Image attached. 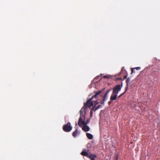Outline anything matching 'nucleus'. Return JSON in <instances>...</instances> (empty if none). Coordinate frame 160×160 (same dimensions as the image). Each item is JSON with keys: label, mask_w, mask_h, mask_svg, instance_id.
Returning <instances> with one entry per match:
<instances>
[{"label": "nucleus", "mask_w": 160, "mask_h": 160, "mask_svg": "<svg viewBox=\"0 0 160 160\" xmlns=\"http://www.w3.org/2000/svg\"><path fill=\"white\" fill-rule=\"evenodd\" d=\"M85 109L86 108L83 107L80 111V116L78 122V125L80 127L82 128L83 131L87 132L89 130L90 128L85 123V115L83 114V112H86Z\"/></svg>", "instance_id": "obj_1"}, {"label": "nucleus", "mask_w": 160, "mask_h": 160, "mask_svg": "<svg viewBox=\"0 0 160 160\" xmlns=\"http://www.w3.org/2000/svg\"><path fill=\"white\" fill-rule=\"evenodd\" d=\"M122 87V85L121 84L113 88L112 93L110 98V101L108 102L109 104H111L112 101L117 99L118 92L121 90Z\"/></svg>", "instance_id": "obj_2"}, {"label": "nucleus", "mask_w": 160, "mask_h": 160, "mask_svg": "<svg viewBox=\"0 0 160 160\" xmlns=\"http://www.w3.org/2000/svg\"><path fill=\"white\" fill-rule=\"evenodd\" d=\"M101 92V91H99L98 92L93 96L92 98L89 99L87 103L84 104V106L83 107H84L85 108H86L87 107H90L91 106H92L93 105V103L91 102L92 100L94 98H96L97 96L100 94Z\"/></svg>", "instance_id": "obj_3"}, {"label": "nucleus", "mask_w": 160, "mask_h": 160, "mask_svg": "<svg viewBox=\"0 0 160 160\" xmlns=\"http://www.w3.org/2000/svg\"><path fill=\"white\" fill-rule=\"evenodd\" d=\"M63 129L64 131L66 132H69L72 130V127L71 126L70 123L68 122L63 126Z\"/></svg>", "instance_id": "obj_4"}, {"label": "nucleus", "mask_w": 160, "mask_h": 160, "mask_svg": "<svg viewBox=\"0 0 160 160\" xmlns=\"http://www.w3.org/2000/svg\"><path fill=\"white\" fill-rule=\"evenodd\" d=\"M80 133V132L76 129V130L72 133V135L74 138H75L79 135Z\"/></svg>", "instance_id": "obj_5"}, {"label": "nucleus", "mask_w": 160, "mask_h": 160, "mask_svg": "<svg viewBox=\"0 0 160 160\" xmlns=\"http://www.w3.org/2000/svg\"><path fill=\"white\" fill-rule=\"evenodd\" d=\"M88 157L91 160H95L94 158H96V156L94 154L89 153Z\"/></svg>", "instance_id": "obj_6"}, {"label": "nucleus", "mask_w": 160, "mask_h": 160, "mask_svg": "<svg viewBox=\"0 0 160 160\" xmlns=\"http://www.w3.org/2000/svg\"><path fill=\"white\" fill-rule=\"evenodd\" d=\"M86 135L88 138L90 139H92L93 138V136L92 134L90 133H86Z\"/></svg>", "instance_id": "obj_7"}, {"label": "nucleus", "mask_w": 160, "mask_h": 160, "mask_svg": "<svg viewBox=\"0 0 160 160\" xmlns=\"http://www.w3.org/2000/svg\"><path fill=\"white\" fill-rule=\"evenodd\" d=\"M107 94H105L104 95L103 101H101V104H104V102L105 101H106L108 98L107 97Z\"/></svg>", "instance_id": "obj_8"}, {"label": "nucleus", "mask_w": 160, "mask_h": 160, "mask_svg": "<svg viewBox=\"0 0 160 160\" xmlns=\"http://www.w3.org/2000/svg\"><path fill=\"white\" fill-rule=\"evenodd\" d=\"M89 154V153H88L87 152H85V151H83L81 153V154L82 155L85 156H86L87 157L88 156V155Z\"/></svg>", "instance_id": "obj_9"}, {"label": "nucleus", "mask_w": 160, "mask_h": 160, "mask_svg": "<svg viewBox=\"0 0 160 160\" xmlns=\"http://www.w3.org/2000/svg\"><path fill=\"white\" fill-rule=\"evenodd\" d=\"M112 77V76L110 75H107L106 76H103V77L104 78H107L108 79L110 78H111V77Z\"/></svg>", "instance_id": "obj_10"}, {"label": "nucleus", "mask_w": 160, "mask_h": 160, "mask_svg": "<svg viewBox=\"0 0 160 160\" xmlns=\"http://www.w3.org/2000/svg\"><path fill=\"white\" fill-rule=\"evenodd\" d=\"M90 122L89 119H87L86 122H85V123H86V125H87V124H88Z\"/></svg>", "instance_id": "obj_11"}, {"label": "nucleus", "mask_w": 160, "mask_h": 160, "mask_svg": "<svg viewBox=\"0 0 160 160\" xmlns=\"http://www.w3.org/2000/svg\"><path fill=\"white\" fill-rule=\"evenodd\" d=\"M135 68V69H136L137 70H139L140 69V67H137L135 68Z\"/></svg>", "instance_id": "obj_12"}, {"label": "nucleus", "mask_w": 160, "mask_h": 160, "mask_svg": "<svg viewBox=\"0 0 160 160\" xmlns=\"http://www.w3.org/2000/svg\"><path fill=\"white\" fill-rule=\"evenodd\" d=\"M100 106V105H99L95 109H94V110L95 111H96V110H97L99 108V107Z\"/></svg>", "instance_id": "obj_13"}, {"label": "nucleus", "mask_w": 160, "mask_h": 160, "mask_svg": "<svg viewBox=\"0 0 160 160\" xmlns=\"http://www.w3.org/2000/svg\"><path fill=\"white\" fill-rule=\"evenodd\" d=\"M92 110H93V109H92L90 111V114H91V116H92V113H93L92 111Z\"/></svg>", "instance_id": "obj_14"}, {"label": "nucleus", "mask_w": 160, "mask_h": 160, "mask_svg": "<svg viewBox=\"0 0 160 160\" xmlns=\"http://www.w3.org/2000/svg\"><path fill=\"white\" fill-rule=\"evenodd\" d=\"M135 69V68H132V69H131V71H132V73H131L132 74L133 72V69Z\"/></svg>", "instance_id": "obj_15"}, {"label": "nucleus", "mask_w": 160, "mask_h": 160, "mask_svg": "<svg viewBox=\"0 0 160 160\" xmlns=\"http://www.w3.org/2000/svg\"><path fill=\"white\" fill-rule=\"evenodd\" d=\"M109 91H110V90H108V91H107L106 92V93L105 94H107V95H108V93H109Z\"/></svg>", "instance_id": "obj_16"}, {"label": "nucleus", "mask_w": 160, "mask_h": 160, "mask_svg": "<svg viewBox=\"0 0 160 160\" xmlns=\"http://www.w3.org/2000/svg\"><path fill=\"white\" fill-rule=\"evenodd\" d=\"M125 92H123V93H122V94H121L119 96V97H120L124 93H125Z\"/></svg>", "instance_id": "obj_17"}, {"label": "nucleus", "mask_w": 160, "mask_h": 160, "mask_svg": "<svg viewBox=\"0 0 160 160\" xmlns=\"http://www.w3.org/2000/svg\"><path fill=\"white\" fill-rule=\"evenodd\" d=\"M95 103H96V104H97V103H98V102H95Z\"/></svg>", "instance_id": "obj_18"}, {"label": "nucleus", "mask_w": 160, "mask_h": 160, "mask_svg": "<svg viewBox=\"0 0 160 160\" xmlns=\"http://www.w3.org/2000/svg\"><path fill=\"white\" fill-rule=\"evenodd\" d=\"M99 77V76H98V77H96V78H98V77Z\"/></svg>", "instance_id": "obj_19"}, {"label": "nucleus", "mask_w": 160, "mask_h": 160, "mask_svg": "<svg viewBox=\"0 0 160 160\" xmlns=\"http://www.w3.org/2000/svg\"><path fill=\"white\" fill-rule=\"evenodd\" d=\"M118 160V158H116V160Z\"/></svg>", "instance_id": "obj_20"}, {"label": "nucleus", "mask_w": 160, "mask_h": 160, "mask_svg": "<svg viewBox=\"0 0 160 160\" xmlns=\"http://www.w3.org/2000/svg\"><path fill=\"white\" fill-rule=\"evenodd\" d=\"M102 74H101V76H102Z\"/></svg>", "instance_id": "obj_21"}]
</instances>
